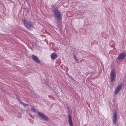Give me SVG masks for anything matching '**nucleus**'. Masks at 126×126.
<instances>
[{
  "mask_svg": "<svg viewBox=\"0 0 126 126\" xmlns=\"http://www.w3.org/2000/svg\"><path fill=\"white\" fill-rule=\"evenodd\" d=\"M23 23L25 26L29 30H32L34 28L33 23L30 21L25 19Z\"/></svg>",
  "mask_w": 126,
  "mask_h": 126,
  "instance_id": "1",
  "label": "nucleus"
},
{
  "mask_svg": "<svg viewBox=\"0 0 126 126\" xmlns=\"http://www.w3.org/2000/svg\"><path fill=\"white\" fill-rule=\"evenodd\" d=\"M54 15L56 18L57 22H60L61 21L62 16L61 12L57 10H55L54 11Z\"/></svg>",
  "mask_w": 126,
  "mask_h": 126,
  "instance_id": "2",
  "label": "nucleus"
},
{
  "mask_svg": "<svg viewBox=\"0 0 126 126\" xmlns=\"http://www.w3.org/2000/svg\"><path fill=\"white\" fill-rule=\"evenodd\" d=\"M123 84L122 82H121L117 86L114 91L115 94H116L118 93L119 91L121 90Z\"/></svg>",
  "mask_w": 126,
  "mask_h": 126,
  "instance_id": "3",
  "label": "nucleus"
},
{
  "mask_svg": "<svg viewBox=\"0 0 126 126\" xmlns=\"http://www.w3.org/2000/svg\"><path fill=\"white\" fill-rule=\"evenodd\" d=\"M126 56V54L124 53L123 52L120 53L118 55L117 59L119 60H121L123 59Z\"/></svg>",
  "mask_w": 126,
  "mask_h": 126,
  "instance_id": "4",
  "label": "nucleus"
},
{
  "mask_svg": "<svg viewBox=\"0 0 126 126\" xmlns=\"http://www.w3.org/2000/svg\"><path fill=\"white\" fill-rule=\"evenodd\" d=\"M37 114L39 115L44 120L47 121L48 120L49 118H48L47 117L44 113H43L41 112H38Z\"/></svg>",
  "mask_w": 126,
  "mask_h": 126,
  "instance_id": "5",
  "label": "nucleus"
},
{
  "mask_svg": "<svg viewBox=\"0 0 126 126\" xmlns=\"http://www.w3.org/2000/svg\"><path fill=\"white\" fill-rule=\"evenodd\" d=\"M117 119V115L116 113H114L112 117V121L114 125H115L116 123V119Z\"/></svg>",
  "mask_w": 126,
  "mask_h": 126,
  "instance_id": "6",
  "label": "nucleus"
},
{
  "mask_svg": "<svg viewBox=\"0 0 126 126\" xmlns=\"http://www.w3.org/2000/svg\"><path fill=\"white\" fill-rule=\"evenodd\" d=\"M32 58L33 59L34 61L38 63H40V60L38 59V58L35 56L33 55H32Z\"/></svg>",
  "mask_w": 126,
  "mask_h": 126,
  "instance_id": "7",
  "label": "nucleus"
},
{
  "mask_svg": "<svg viewBox=\"0 0 126 126\" xmlns=\"http://www.w3.org/2000/svg\"><path fill=\"white\" fill-rule=\"evenodd\" d=\"M110 76L111 77V79H114L115 78V72L113 70H112L111 71Z\"/></svg>",
  "mask_w": 126,
  "mask_h": 126,
  "instance_id": "8",
  "label": "nucleus"
},
{
  "mask_svg": "<svg viewBox=\"0 0 126 126\" xmlns=\"http://www.w3.org/2000/svg\"><path fill=\"white\" fill-rule=\"evenodd\" d=\"M68 116L69 117V125L70 126H73L71 119V115L70 114H69Z\"/></svg>",
  "mask_w": 126,
  "mask_h": 126,
  "instance_id": "9",
  "label": "nucleus"
},
{
  "mask_svg": "<svg viewBox=\"0 0 126 126\" xmlns=\"http://www.w3.org/2000/svg\"><path fill=\"white\" fill-rule=\"evenodd\" d=\"M51 57L52 59H54L56 58L57 55L55 54L52 53L51 55Z\"/></svg>",
  "mask_w": 126,
  "mask_h": 126,
  "instance_id": "10",
  "label": "nucleus"
},
{
  "mask_svg": "<svg viewBox=\"0 0 126 126\" xmlns=\"http://www.w3.org/2000/svg\"><path fill=\"white\" fill-rule=\"evenodd\" d=\"M31 110L34 112H36V110L35 108L34 107V106H32V107L31 108Z\"/></svg>",
  "mask_w": 126,
  "mask_h": 126,
  "instance_id": "11",
  "label": "nucleus"
},
{
  "mask_svg": "<svg viewBox=\"0 0 126 126\" xmlns=\"http://www.w3.org/2000/svg\"><path fill=\"white\" fill-rule=\"evenodd\" d=\"M73 56H74V59H75V60L77 62V63H79V62L78 61V60L77 58H76V56L75 54H73Z\"/></svg>",
  "mask_w": 126,
  "mask_h": 126,
  "instance_id": "12",
  "label": "nucleus"
},
{
  "mask_svg": "<svg viewBox=\"0 0 126 126\" xmlns=\"http://www.w3.org/2000/svg\"><path fill=\"white\" fill-rule=\"evenodd\" d=\"M29 114L31 118H32V119H34V117L32 116V115L30 113H29Z\"/></svg>",
  "mask_w": 126,
  "mask_h": 126,
  "instance_id": "13",
  "label": "nucleus"
},
{
  "mask_svg": "<svg viewBox=\"0 0 126 126\" xmlns=\"http://www.w3.org/2000/svg\"><path fill=\"white\" fill-rule=\"evenodd\" d=\"M28 105V104H25V103L23 105V106L24 107H26V106Z\"/></svg>",
  "mask_w": 126,
  "mask_h": 126,
  "instance_id": "14",
  "label": "nucleus"
},
{
  "mask_svg": "<svg viewBox=\"0 0 126 126\" xmlns=\"http://www.w3.org/2000/svg\"><path fill=\"white\" fill-rule=\"evenodd\" d=\"M19 103H20V104H21L22 105H23L24 103H23V102H19Z\"/></svg>",
  "mask_w": 126,
  "mask_h": 126,
  "instance_id": "15",
  "label": "nucleus"
},
{
  "mask_svg": "<svg viewBox=\"0 0 126 126\" xmlns=\"http://www.w3.org/2000/svg\"><path fill=\"white\" fill-rule=\"evenodd\" d=\"M18 102H22L19 99H18Z\"/></svg>",
  "mask_w": 126,
  "mask_h": 126,
  "instance_id": "16",
  "label": "nucleus"
},
{
  "mask_svg": "<svg viewBox=\"0 0 126 126\" xmlns=\"http://www.w3.org/2000/svg\"><path fill=\"white\" fill-rule=\"evenodd\" d=\"M111 79V80L112 82L114 81L115 80V79Z\"/></svg>",
  "mask_w": 126,
  "mask_h": 126,
  "instance_id": "17",
  "label": "nucleus"
}]
</instances>
